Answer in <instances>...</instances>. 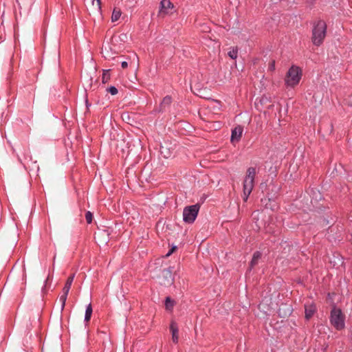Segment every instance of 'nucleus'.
<instances>
[{"instance_id":"nucleus-1","label":"nucleus","mask_w":352,"mask_h":352,"mask_svg":"<svg viewBox=\"0 0 352 352\" xmlns=\"http://www.w3.org/2000/svg\"><path fill=\"white\" fill-rule=\"evenodd\" d=\"M327 25L324 21L319 20L314 25L312 30V42L315 45L319 46L323 42L326 36Z\"/></svg>"},{"instance_id":"nucleus-2","label":"nucleus","mask_w":352,"mask_h":352,"mask_svg":"<svg viewBox=\"0 0 352 352\" xmlns=\"http://www.w3.org/2000/svg\"><path fill=\"white\" fill-rule=\"evenodd\" d=\"M256 174V170L254 167H249L247 169L246 175L243 180V199L247 201L249 195L252 192L254 186V179Z\"/></svg>"},{"instance_id":"nucleus-3","label":"nucleus","mask_w":352,"mask_h":352,"mask_svg":"<svg viewBox=\"0 0 352 352\" xmlns=\"http://www.w3.org/2000/svg\"><path fill=\"white\" fill-rule=\"evenodd\" d=\"M302 77L301 69L296 65H292L287 71L284 81L287 87L294 88L300 82Z\"/></svg>"},{"instance_id":"nucleus-4","label":"nucleus","mask_w":352,"mask_h":352,"mask_svg":"<svg viewBox=\"0 0 352 352\" xmlns=\"http://www.w3.org/2000/svg\"><path fill=\"white\" fill-rule=\"evenodd\" d=\"M331 324L338 331L343 329L345 327V316L340 308L334 306L330 314Z\"/></svg>"},{"instance_id":"nucleus-5","label":"nucleus","mask_w":352,"mask_h":352,"mask_svg":"<svg viewBox=\"0 0 352 352\" xmlns=\"http://www.w3.org/2000/svg\"><path fill=\"white\" fill-rule=\"evenodd\" d=\"M199 209L200 206L199 204L185 207L183 210V221L188 224L194 223L198 215Z\"/></svg>"},{"instance_id":"nucleus-6","label":"nucleus","mask_w":352,"mask_h":352,"mask_svg":"<svg viewBox=\"0 0 352 352\" xmlns=\"http://www.w3.org/2000/svg\"><path fill=\"white\" fill-rule=\"evenodd\" d=\"M174 9V5L170 0H162L160 3L158 16L164 18L167 15H170Z\"/></svg>"},{"instance_id":"nucleus-7","label":"nucleus","mask_w":352,"mask_h":352,"mask_svg":"<svg viewBox=\"0 0 352 352\" xmlns=\"http://www.w3.org/2000/svg\"><path fill=\"white\" fill-rule=\"evenodd\" d=\"M75 277V274L70 275L65 284V286L63 289V294L59 298V301L61 302V310H63L65 306L67 295L71 289L72 283L74 281Z\"/></svg>"},{"instance_id":"nucleus-8","label":"nucleus","mask_w":352,"mask_h":352,"mask_svg":"<svg viewBox=\"0 0 352 352\" xmlns=\"http://www.w3.org/2000/svg\"><path fill=\"white\" fill-rule=\"evenodd\" d=\"M173 267H169L166 269H164L162 272V284L168 286L171 285L174 283V276H173Z\"/></svg>"},{"instance_id":"nucleus-9","label":"nucleus","mask_w":352,"mask_h":352,"mask_svg":"<svg viewBox=\"0 0 352 352\" xmlns=\"http://www.w3.org/2000/svg\"><path fill=\"white\" fill-rule=\"evenodd\" d=\"M243 131V128L238 125L232 130L231 142L232 143L239 142L241 138Z\"/></svg>"},{"instance_id":"nucleus-10","label":"nucleus","mask_w":352,"mask_h":352,"mask_svg":"<svg viewBox=\"0 0 352 352\" xmlns=\"http://www.w3.org/2000/svg\"><path fill=\"white\" fill-rule=\"evenodd\" d=\"M170 329L172 333V340L174 343H177L179 340L178 327L175 322H172L170 325Z\"/></svg>"},{"instance_id":"nucleus-11","label":"nucleus","mask_w":352,"mask_h":352,"mask_svg":"<svg viewBox=\"0 0 352 352\" xmlns=\"http://www.w3.org/2000/svg\"><path fill=\"white\" fill-rule=\"evenodd\" d=\"M92 312H93L92 306H91V304L89 303L86 307V309H85V319H84V321L85 323H87L89 322L91 315H92Z\"/></svg>"},{"instance_id":"nucleus-12","label":"nucleus","mask_w":352,"mask_h":352,"mask_svg":"<svg viewBox=\"0 0 352 352\" xmlns=\"http://www.w3.org/2000/svg\"><path fill=\"white\" fill-rule=\"evenodd\" d=\"M316 311V308L314 305H310L309 307L306 306L305 307V318L309 320V318H311L314 312Z\"/></svg>"},{"instance_id":"nucleus-13","label":"nucleus","mask_w":352,"mask_h":352,"mask_svg":"<svg viewBox=\"0 0 352 352\" xmlns=\"http://www.w3.org/2000/svg\"><path fill=\"white\" fill-rule=\"evenodd\" d=\"M172 102V98L170 96H165L161 104H160V109H161V111H162L163 109H164L166 107H168Z\"/></svg>"},{"instance_id":"nucleus-14","label":"nucleus","mask_w":352,"mask_h":352,"mask_svg":"<svg viewBox=\"0 0 352 352\" xmlns=\"http://www.w3.org/2000/svg\"><path fill=\"white\" fill-rule=\"evenodd\" d=\"M261 253L259 251H256L254 253L252 261L250 262V266L253 267L254 265H256L259 259L261 258Z\"/></svg>"},{"instance_id":"nucleus-15","label":"nucleus","mask_w":352,"mask_h":352,"mask_svg":"<svg viewBox=\"0 0 352 352\" xmlns=\"http://www.w3.org/2000/svg\"><path fill=\"white\" fill-rule=\"evenodd\" d=\"M111 78L110 69L103 70L102 75V82L103 84L107 83Z\"/></svg>"},{"instance_id":"nucleus-16","label":"nucleus","mask_w":352,"mask_h":352,"mask_svg":"<svg viewBox=\"0 0 352 352\" xmlns=\"http://www.w3.org/2000/svg\"><path fill=\"white\" fill-rule=\"evenodd\" d=\"M175 305V301L168 296L165 300V307L167 310L171 311Z\"/></svg>"},{"instance_id":"nucleus-17","label":"nucleus","mask_w":352,"mask_h":352,"mask_svg":"<svg viewBox=\"0 0 352 352\" xmlns=\"http://www.w3.org/2000/svg\"><path fill=\"white\" fill-rule=\"evenodd\" d=\"M121 16V12L120 10L114 9L111 15V21L112 22L117 21Z\"/></svg>"},{"instance_id":"nucleus-18","label":"nucleus","mask_w":352,"mask_h":352,"mask_svg":"<svg viewBox=\"0 0 352 352\" xmlns=\"http://www.w3.org/2000/svg\"><path fill=\"white\" fill-rule=\"evenodd\" d=\"M228 55L232 59H236L237 58V56H238V50H237V48H232V50H230L228 52Z\"/></svg>"},{"instance_id":"nucleus-19","label":"nucleus","mask_w":352,"mask_h":352,"mask_svg":"<svg viewBox=\"0 0 352 352\" xmlns=\"http://www.w3.org/2000/svg\"><path fill=\"white\" fill-rule=\"evenodd\" d=\"M85 219H86V221H87V223L89 224V223H91L92 222L93 214H92V213L90 211H87L85 213Z\"/></svg>"},{"instance_id":"nucleus-20","label":"nucleus","mask_w":352,"mask_h":352,"mask_svg":"<svg viewBox=\"0 0 352 352\" xmlns=\"http://www.w3.org/2000/svg\"><path fill=\"white\" fill-rule=\"evenodd\" d=\"M107 91L109 92L111 95H116L118 92L117 88L114 86H111L107 89Z\"/></svg>"},{"instance_id":"nucleus-21","label":"nucleus","mask_w":352,"mask_h":352,"mask_svg":"<svg viewBox=\"0 0 352 352\" xmlns=\"http://www.w3.org/2000/svg\"><path fill=\"white\" fill-rule=\"evenodd\" d=\"M95 1H96V8L98 10H100V9H101V0H93L92 1L93 6H95Z\"/></svg>"},{"instance_id":"nucleus-22","label":"nucleus","mask_w":352,"mask_h":352,"mask_svg":"<svg viewBox=\"0 0 352 352\" xmlns=\"http://www.w3.org/2000/svg\"><path fill=\"white\" fill-rule=\"evenodd\" d=\"M268 69L271 72H274L275 70V60H272L269 63Z\"/></svg>"},{"instance_id":"nucleus-23","label":"nucleus","mask_w":352,"mask_h":352,"mask_svg":"<svg viewBox=\"0 0 352 352\" xmlns=\"http://www.w3.org/2000/svg\"><path fill=\"white\" fill-rule=\"evenodd\" d=\"M176 248H177V247H176V246L173 247V248H171V249L168 252V253L166 254V257H168V256H170V255L173 254V252L175 251V250Z\"/></svg>"},{"instance_id":"nucleus-24","label":"nucleus","mask_w":352,"mask_h":352,"mask_svg":"<svg viewBox=\"0 0 352 352\" xmlns=\"http://www.w3.org/2000/svg\"><path fill=\"white\" fill-rule=\"evenodd\" d=\"M121 66L123 69H126L128 67V63L126 61H122L121 63Z\"/></svg>"}]
</instances>
